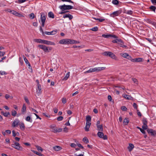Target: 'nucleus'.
Returning a JSON list of instances; mask_svg holds the SVG:
<instances>
[{"label":"nucleus","mask_w":156,"mask_h":156,"mask_svg":"<svg viewBox=\"0 0 156 156\" xmlns=\"http://www.w3.org/2000/svg\"><path fill=\"white\" fill-rule=\"evenodd\" d=\"M71 39L65 38L59 41V43L61 44H71Z\"/></svg>","instance_id":"f257e3e1"},{"label":"nucleus","mask_w":156,"mask_h":156,"mask_svg":"<svg viewBox=\"0 0 156 156\" xmlns=\"http://www.w3.org/2000/svg\"><path fill=\"white\" fill-rule=\"evenodd\" d=\"M73 8V7L71 5H66L65 4L60 5L59 6V8L60 9H62V10L71 9H72Z\"/></svg>","instance_id":"f03ea898"},{"label":"nucleus","mask_w":156,"mask_h":156,"mask_svg":"<svg viewBox=\"0 0 156 156\" xmlns=\"http://www.w3.org/2000/svg\"><path fill=\"white\" fill-rule=\"evenodd\" d=\"M38 47L46 52H49L51 50V48H48L46 46L43 44L39 45Z\"/></svg>","instance_id":"7ed1b4c3"},{"label":"nucleus","mask_w":156,"mask_h":156,"mask_svg":"<svg viewBox=\"0 0 156 156\" xmlns=\"http://www.w3.org/2000/svg\"><path fill=\"white\" fill-rule=\"evenodd\" d=\"M11 146L18 150H22L23 149V148L20 146L19 143L18 142H15L13 144L11 145Z\"/></svg>","instance_id":"20e7f679"},{"label":"nucleus","mask_w":156,"mask_h":156,"mask_svg":"<svg viewBox=\"0 0 156 156\" xmlns=\"http://www.w3.org/2000/svg\"><path fill=\"white\" fill-rule=\"evenodd\" d=\"M46 20V15L44 13L41 12V25L44 27Z\"/></svg>","instance_id":"39448f33"},{"label":"nucleus","mask_w":156,"mask_h":156,"mask_svg":"<svg viewBox=\"0 0 156 156\" xmlns=\"http://www.w3.org/2000/svg\"><path fill=\"white\" fill-rule=\"evenodd\" d=\"M122 12V10L121 9L114 11L112 13H111L110 16L112 17H114L115 16H118Z\"/></svg>","instance_id":"423d86ee"},{"label":"nucleus","mask_w":156,"mask_h":156,"mask_svg":"<svg viewBox=\"0 0 156 156\" xmlns=\"http://www.w3.org/2000/svg\"><path fill=\"white\" fill-rule=\"evenodd\" d=\"M91 72L92 73L94 72H99L101 70H104L106 69V67H95L93 68H91Z\"/></svg>","instance_id":"0eeeda50"},{"label":"nucleus","mask_w":156,"mask_h":156,"mask_svg":"<svg viewBox=\"0 0 156 156\" xmlns=\"http://www.w3.org/2000/svg\"><path fill=\"white\" fill-rule=\"evenodd\" d=\"M98 136L100 138H102L104 140H106L108 139V137L107 135H104L103 133L102 132L99 131L97 133Z\"/></svg>","instance_id":"6e6552de"},{"label":"nucleus","mask_w":156,"mask_h":156,"mask_svg":"<svg viewBox=\"0 0 156 156\" xmlns=\"http://www.w3.org/2000/svg\"><path fill=\"white\" fill-rule=\"evenodd\" d=\"M20 121L18 119H16L13 122L12 126L13 127H15L17 126L19 124Z\"/></svg>","instance_id":"1a4fd4ad"},{"label":"nucleus","mask_w":156,"mask_h":156,"mask_svg":"<svg viewBox=\"0 0 156 156\" xmlns=\"http://www.w3.org/2000/svg\"><path fill=\"white\" fill-rule=\"evenodd\" d=\"M147 132L149 134H150L151 136H154L156 135V131L152 129H147Z\"/></svg>","instance_id":"9d476101"},{"label":"nucleus","mask_w":156,"mask_h":156,"mask_svg":"<svg viewBox=\"0 0 156 156\" xmlns=\"http://www.w3.org/2000/svg\"><path fill=\"white\" fill-rule=\"evenodd\" d=\"M10 13L16 16H19L20 17H22L23 16L21 14L14 10H12L11 11H10Z\"/></svg>","instance_id":"9b49d317"},{"label":"nucleus","mask_w":156,"mask_h":156,"mask_svg":"<svg viewBox=\"0 0 156 156\" xmlns=\"http://www.w3.org/2000/svg\"><path fill=\"white\" fill-rule=\"evenodd\" d=\"M63 17L64 18H68L69 20H71L73 18V16L69 14H66L63 15Z\"/></svg>","instance_id":"f8f14e48"},{"label":"nucleus","mask_w":156,"mask_h":156,"mask_svg":"<svg viewBox=\"0 0 156 156\" xmlns=\"http://www.w3.org/2000/svg\"><path fill=\"white\" fill-rule=\"evenodd\" d=\"M132 62H143V59L142 58H136L133 59H132Z\"/></svg>","instance_id":"ddd939ff"},{"label":"nucleus","mask_w":156,"mask_h":156,"mask_svg":"<svg viewBox=\"0 0 156 156\" xmlns=\"http://www.w3.org/2000/svg\"><path fill=\"white\" fill-rule=\"evenodd\" d=\"M37 87L36 89L37 91L38 92V93H41V87L40 84H39V82H38L37 84Z\"/></svg>","instance_id":"4468645a"},{"label":"nucleus","mask_w":156,"mask_h":156,"mask_svg":"<svg viewBox=\"0 0 156 156\" xmlns=\"http://www.w3.org/2000/svg\"><path fill=\"white\" fill-rule=\"evenodd\" d=\"M56 33V31H52L51 32L45 31L44 33L48 35H53L55 34Z\"/></svg>","instance_id":"2eb2a0df"},{"label":"nucleus","mask_w":156,"mask_h":156,"mask_svg":"<svg viewBox=\"0 0 156 156\" xmlns=\"http://www.w3.org/2000/svg\"><path fill=\"white\" fill-rule=\"evenodd\" d=\"M91 125V123L86 122V126L85 128V130L87 132L89 131V129Z\"/></svg>","instance_id":"dca6fc26"},{"label":"nucleus","mask_w":156,"mask_h":156,"mask_svg":"<svg viewBox=\"0 0 156 156\" xmlns=\"http://www.w3.org/2000/svg\"><path fill=\"white\" fill-rule=\"evenodd\" d=\"M112 42L114 43H117L118 44V43H119V42L123 43V41L121 39H118L116 38L115 40H113L112 41Z\"/></svg>","instance_id":"f3484780"},{"label":"nucleus","mask_w":156,"mask_h":156,"mask_svg":"<svg viewBox=\"0 0 156 156\" xmlns=\"http://www.w3.org/2000/svg\"><path fill=\"white\" fill-rule=\"evenodd\" d=\"M53 149L55 151H58L61 150L62 149V148L59 146H56L53 147Z\"/></svg>","instance_id":"a211bd4d"},{"label":"nucleus","mask_w":156,"mask_h":156,"mask_svg":"<svg viewBox=\"0 0 156 156\" xmlns=\"http://www.w3.org/2000/svg\"><path fill=\"white\" fill-rule=\"evenodd\" d=\"M19 125L21 130L22 131H24L25 130V126L23 122H21Z\"/></svg>","instance_id":"6ab92c4d"},{"label":"nucleus","mask_w":156,"mask_h":156,"mask_svg":"<svg viewBox=\"0 0 156 156\" xmlns=\"http://www.w3.org/2000/svg\"><path fill=\"white\" fill-rule=\"evenodd\" d=\"M134 148V146L133 144L131 143L129 144V145L128 147V149L129 151H131Z\"/></svg>","instance_id":"aec40b11"},{"label":"nucleus","mask_w":156,"mask_h":156,"mask_svg":"<svg viewBox=\"0 0 156 156\" xmlns=\"http://www.w3.org/2000/svg\"><path fill=\"white\" fill-rule=\"evenodd\" d=\"M26 106L25 104H23V106L21 109V112L22 113L24 114L26 111Z\"/></svg>","instance_id":"412c9836"},{"label":"nucleus","mask_w":156,"mask_h":156,"mask_svg":"<svg viewBox=\"0 0 156 156\" xmlns=\"http://www.w3.org/2000/svg\"><path fill=\"white\" fill-rule=\"evenodd\" d=\"M109 56L112 58L114 59L115 60L117 59V57L116 55L113 53L111 52H110L109 55Z\"/></svg>","instance_id":"4be33fe9"},{"label":"nucleus","mask_w":156,"mask_h":156,"mask_svg":"<svg viewBox=\"0 0 156 156\" xmlns=\"http://www.w3.org/2000/svg\"><path fill=\"white\" fill-rule=\"evenodd\" d=\"M23 59L26 64L28 65V66H29V68L30 69V67H31L30 64V62L26 57H23Z\"/></svg>","instance_id":"5701e85b"},{"label":"nucleus","mask_w":156,"mask_h":156,"mask_svg":"<svg viewBox=\"0 0 156 156\" xmlns=\"http://www.w3.org/2000/svg\"><path fill=\"white\" fill-rule=\"evenodd\" d=\"M48 17L50 18L53 19L55 17L54 15L52 12H49L48 13Z\"/></svg>","instance_id":"b1692460"},{"label":"nucleus","mask_w":156,"mask_h":156,"mask_svg":"<svg viewBox=\"0 0 156 156\" xmlns=\"http://www.w3.org/2000/svg\"><path fill=\"white\" fill-rule=\"evenodd\" d=\"M51 128L52 129V131L53 132L55 133H56L57 132V128H56L55 125H51Z\"/></svg>","instance_id":"393cba45"},{"label":"nucleus","mask_w":156,"mask_h":156,"mask_svg":"<svg viewBox=\"0 0 156 156\" xmlns=\"http://www.w3.org/2000/svg\"><path fill=\"white\" fill-rule=\"evenodd\" d=\"M91 117L89 115H87L86 116V122H87L88 123H91Z\"/></svg>","instance_id":"a878e982"},{"label":"nucleus","mask_w":156,"mask_h":156,"mask_svg":"<svg viewBox=\"0 0 156 156\" xmlns=\"http://www.w3.org/2000/svg\"><path fill=\"white\" fill-rule=\"evenodd\" d=\"M98 130L99 131L102 132L103 131V128L102 125H101L97 126Z\"/></svg>","instance_id":"bb28decb"},{"label":"nucleus","mask_w":156,"mask_h":156,"mask_svg":"<svg viewBox=\"0 0 156 156\" xmlns=\"http://www.w3.org/2000/svg\"><path fill=\"white\" fill-rule=\"evenodd\" d=\"M129 122V120L128 118H125L123 121V124L124 125H127Z\"/></svg>","instance_id":"cd10ccee"},{"label":"nucleus","mask_w":156,"mask_h":156,"mask_svg":"<svg viewBox=\"0 0 156 156\" xmlns=\"http://www.w3.org/2000/svg\"><path fill=\"white\" fill-rule=\"evenodd\" d=\"M149 9L151 11H153L154 13L155 12L156 7L154 6L151 5Z\"/></svg>","instance_id":"c85d7f7f"},{"label":"nucleus","mask_w":156,"mask_h":156,"mask_svg":"<svg viewBox=\"0 0 156 156\" xmlns=\"http://www.w3.org/2000/svg\"><path fill=\"white\" fill-rule=\"evenodd\" d=\"M46 44L48 45H55V43L53 42L47 41L46 42Z\"/></svg>","instance_id":"c756f323"},{"label":"nucleus","mask_w":156,"mask_h":156,"mask_svg":"<svg viewBox=\"0 0 156 156\" xmlns=\"http://www.w3.org/2000/svg\"><path fill=\"white\" fill-rule=\"evenodd\" d=\"M25 120L29 122H32V118L30 116H27L25 119Z\"/></svg>","instance_id":"7c9ffc66"},{"label":"nucleus","mask_w":156,"mask_h":156,"mask_svg":"<svg viewBox=\"0 0 156 156\" xmlns=\"http://www.w3.org/2000/svg\"><path fill=\"white\" fill-rule=\"evenodd\" d=\"M1 113L5 117H7L9 115H10V113L9 112H3L2 111Z\"/></svg>","instance_id":"2f4dec72"},{"label":"nucleus","mask_w":156,"mask_h":156,"mask_svg":"<svg viewBox=\"0 0 156 156\" xmlns=\"http://www.w3.org/2000/svg\"><path fill=\"white\" fill-rule=\"evenodd\" d=\"M136 128L138 129H139L140 130V132L143 134H145L146 133V132L143 129H142L139 126H137Z\"/></svg>","instance_id":"473e14b6"},{"label":"nucleus","mask_w":156,"mask_h":156,"mask_svg":"<svg viewBox=\"0 0 156 156\" xmlns=\"http://www.w3.org/2000/svg\"><path fill=\"white\" fill-rule=\"evenodd\" d=\"M70 72H69L66 74V76L64 78V80H67L68 78L70 76Z\"/></svg>","instance_id":"72a5a7b5"},{"label":"nucleus","mask_w":156,"mask_h":156,"mask_svg":"<svg viewBox=\"0 0 156 156\" xmlns=\"http://www.w3.org/2000/svg\"><path fill=\"white\" fill-rule=\"evenodd\" d=\"M128 54L126 53H123L121 54V55L122 57L126 58L127 56H128Z\"/></svg>","instance_id":"f704fd0d"},{"label":"nucleus","mask_w":156,"mask_h":156,"mask_svg":"<svg viewBox=\"0 0 156 156\" xmlns=\"http://www.w3.org/2000/svg\"><path fill=\"white\" fill-rule=\"evenodd\" d=\"M123 44H124V42L123 41V43H120V42L119 43H119H118V44L120 45V46L121 47H122V48H126L127 47V46L124 45Z\"/></svg>","instance_id":"c9c22d12"},{"label":"nucleus","mask_w":156,"mask_h":156,"mask_svg":"<svg viewBox=\"0 0 156 156\" xmlns=\"http://www.w3.org/2000/svg\"><path fill=\"white\" fill-rule=\"evenodd\" d=\"M80 43V41H76L74 40L71 39V44H78Z\"/></svg>","instance_id":"e433bc0d"},{"label":"nucleus","mask_w":156,"mask_h":156,"mask_svg":"<svg viewBox=\"0 0 156 156\" xmlns=\"http://www.w3.org/2000/svg\"><path fill=\"white\" fill-rule=\"evenodd\" d=\"M110 52V51H105L103 53V55L105 56H109Z\"/></svg>","instance_id":"4c0bfd02"},{"label":"nucleus","mask_w":156,"mask_h":156,"mask_svg":"<svg viewBox=\"0 0 156 156\" xmlns=\"http://www.w3.org/2000/svg\"><path fill=\"white\" fill-rule=\"evenodd\" d=\"M41 40L40 39H34V41L35 42L41 43Z\"/></svg>","instance_id":"58836bf2"},{"label":"nucleus","mask_w":156,"mask_h":156,"mask_svg":"<svg viewBox=\"0 0 156 156\" xmlns=\"http://www.w3.org/2000/svg\"><path fill=\"white\" fill-rule=\"evenodd\" d=\"M31 151L32 152H34V153L35 154L39 156H42L43 155V154H42L40 153H39L38 152L35 151L34 150H32Z\"/></svg>","instance_id":"ea45409f"},{"label":"nucleus","mask_w":156,"mask_h":156,"mask_svg":"<svg viewBox=\"0 0 156 156\" xmlns=\"http://www.w3.org/2000/svg\"><path fill=\"white\" fill-rule=\"evenodd\" d=\"M112 3L115 5H118L119 3V1L118 0H113Z\"/></svg>","instance_id":"a19ab883"},{"label":"nucleus","mask_w":156,"mask_h":156,"mask_svg":"<svg viewBox=\"0 0 156 156\" xmlns=\"http://www.w3.org/2000/svg\"><path fill=\"white\" fill-rule=\"evenodd\" d=\"M110 34H103L102 35V36L105 38H108L109 37H110Z\"/></svg>","instance_id":"79ce46f5"},{"label":"nucleus","mask_w":156,"mask_h":156,"mask_svg":"<svg viewBox=\"0 0 156 156\" xmlns=\"http://www.w3.org/2000/svg\"><path fill=\"white\" fill-rule=\"evenodd\" d=\"M34 13H31L29 15V17L31 19H34Z\"/></svg>","instance_id":"37998d69"},{"label":"nucleus","mask_w":156,"mask_h":156,"mask_svg":"<svg viewBox=\"0 0 156 156\" xmlns=\"http://www.w3.org/2000/svg\"><path fill=\"white\" fill-rule=\"evenodd\" d=\"M123 97L127 99L128 100H130V99L131 98V97H130L129 95H127V94H125L123 96Z\"/></svg>","instance_id":"c03bdc74"},{"label":"nucleus","mask_w":156,"mask_h":156,"mask_svg":"<svg viewBox=\"0 0 156 156\" xmlns=\"http://www.w3.org/2000/svg\"><path fill=\"white\" fill-rule=\"evenodd\" d=\"M83 141L86 143H89V140H88V139H87V138L86 137H84L83 140Z\"/></svg>","instance_id":"a18cd8bd"},{"label":"nucleus","mask_w":156,"mask_h":156,"mask_svg":"<svg viewBox=\"0 0 156 156\" xmlns=\"http://www.w3.org/2000/svg\"><path fill=\"white\" fill-rule=\"evenodd\" d=\"M98 30V27L97 26L93 27L92 29H91V30L94 31H96Z\"/></svg>","instance_id":"49530a36"},{"label":"nucleus","mask_w":156,"mask_h":156,"mask_svg":"<svg viewBox=\"0 0 156 156\" xmlns=\"http://www.w3.org/2000/svg\"><path fill=\"white\" fill-rule=\"evenodd\" d=\"M16 114H17V112L16 111H15L14 110H13L12 111V116H16Z\"/></svg>","instance_id":"de8ad7c7"},{"label":"nucleus","mask_w":156,"mask_h":156,"mask_svg":"<svg viewBox=\"0 0 156 156\" xmlns=\"http://www.w3.org/2000/svg\"><path fill=\"white\" fill-rule=\"evenodd\" d=\"M7 74V73L4 71H0V75H3Z\"/></svg>","instance_id":"09e8293b"},{"label":"nucleus","mask_w":156,"mask_h":156,"mask_svg":"<svg viewBox=\"0 0 156 156\" xmlns=\"http://www.w3.org/2000/svg\"><path fill=\"white\" fill-rule=\"evenodd\" d=\"M132 80L134 82V83H135L136 84H138V81L137 79H136L133 78H132Z\"/></svg>","instance_id":"8fccbe9b"},{"label":"nucleus","mask_w":156,"mask_h":156,"mask_svg":"<svg viewBox=\"0 0 156 156\" xmlns=\"http://www.w3.org/2000/svg\"><path fill=\"white\" fill-rule=\"evenodd\" d=\"M142 122L143 124H147V121L145 118H143V119Z\"/></svg>","instance_id":"3c124183"},{"label":"nucleus","mask_w":156,"mask_h":156,"mask_svg":"<svg viewBox=\"0 0 156 156\" xmlns=\"http://www.w3.org/2000/svg\"><path fill=\"white\" fill-rule=\"evenodd\" d=\"M26 1V0H18L16 2L19 4H20Z\"/></svg>","instance_id":"603ef678"},{"label":"nucleus","mask_w":156,"mask_h":156,"mask_svg":"<svg viewBox=\"0 0 156 156\" xmlns=\"http://www.w3.org/2000/svg\"><path fill=\"white\" fill-rule=\"evenodd\" d=\"M142 128L144 130L146 129L147 128V124H143L142 126Z\"/></svg>","instance_id":"864d4df0"},{"label":"nucleus","mask_w":156,"mask_h":156,"mask_svg":"<svg viewBox=\"0 0 156 156\" xmlns=\"http://www.w3.org/2000/svg\"><path fill=\"white\" fill-rule=\"evenodd\" d=\"M133 13V12L132 10H128L126 12V13L128 15H131Z\"/></svg>","instance_id":"5fc2aeb1"},{"label":"nucleus","mask_w":156,"mask_h":156,"mask_svg":"<svg viewBox=\"0 0 156 156\" xmlns=\"http://www.w3.org/2000/svg\"><path fill=\"white\" fill-rule=\"evenodd\" d=\"M63 118L62 116H60L57 118V120L58 121H61L63 120Z\"/></svg>","instance_id":"6e6d98bb"},{"label":"nucleus","mask_w":156,"mask_h":156,"mask_svg":"<svg viewBox=\"0 0 156 156\" xmlns=\"http://www.w3.org/2000/svg\"><path fill=\"white\" fill-rule=\"evenodd\" d=\"M36 148L37 150L38 151H43V149L42 148L39 146H36Z\"/></svg>","instance_id":"4d7b16f0"},{"label":"nucleus","mask_w":156,"mask_h":156,"mask_svg":"<svg viewBox=\"0 0 156 156\" xmlns=\"http://www.w3.org/2000/svg\"><path fill=\"white\" fill-rule=\"evenodd\" d=\"M110 37H113L114 38L116 39L118 38V37L114 34H110Z\"/></svg>","instance_id":"13d9d810"},{"label":"nucleus","mask_w":156,"mask_h":156,"mask_svg":"<svg viewBox=\"0 0 156 156\" xmlns=\"http://www.w3.org/2000/svg\"><path fill=\"white\" fill-rule=\"evenodd\" d=\"M127 59L131 61V62H132V59H133V58H132V57L131 56L129 55V54L128 55V56H127L126 58Z\"/></svg>","instance_id":"bf43d9fd"},{"label":"nucleus","mask_w":156,"mask_h":156,"mask_svg":"<svg viewBox=\"0 0 156 156\" xmlns=\"http://www.w3.org/2000/svg\"><path fill=\"white\" fill-rule=\"evenodd\" d=\"M121 109L122 110L126 111L127 110V108L125 106H122L121 107Z\"/></svg>","instance_id":"052dcab7"},{"label":"nucleus","mask_w":156,"mask_h":156,"mask_svg":"<svg viewBox=\"0 0 156 156\" xmlns=\"http://www.w3.org/2000/svg\"><path fill=\"white\" fill-rule=\"evenodd\" d=\"M92 73L91 70V69L90 68L88 70L84 72V73L87 74V73Z\"/></svg>","instance_id":"680f3d73"},{"label":"nucleus","mask_w":156,"mask_h":156,"mask_svg":"<svg viewBox=\"0 0 156 156\" xmlns=\"http://www.w3.org/2000/svg\"><path fill=\"white\" fill-rule=\"evenodd\" d=\"M95 19L97 20H98L99 22H102L105 20V19H104L97 18Z\"/></svg>","instance_id":"e2e57ef3"},{"label":"nucleus","mask_w":156,"mask_h":156,"mask_svg":"<svg viewBox=\"0 0 156 156\" xmlns=\"http://www.w3.org/2000/svg\"><path fill=\"white\" fill-rule=\"evenodd\" d=\"M62 103L63 104L66 103V98H63L62 99Z\"/></svg>","instance_id":"0e129e2a"},{"label":"nucleus","mask_w":156,"mask_h":156,"mask_svg":"<svg viewBox=\"0 0 156 156\" xmlns=\"http://www.w3.org/2000/svg\"><path fill=\"white\" fill-rule=\"evenodd\" d=\"M108 100L110 101H111L112 100V98L111 96L110 95H108Z\"/></svg>","instance_id":"69168bd1"},{"label":"nucleus","mask_w":156,"mask_h":156,"mask_svg":"<svg viewBox=\"0 0 156 156\" xmlns=\"http://www.w3.org/2000/svg\"><path fill=\"white\" fill-rule=\"evenodd\" d=\"M24 100L25 101H26V102L27 104H29L30 103V102H29V101L28 99L26 97H25L24 98Z\"/></svg>","instance_id":"338daca9"},{"label":"nucleus","mask_w":156,"mask_h":156,"mask_svg":"<svg viewBox=\"0 0 156 156\" xmlns=\"http://www.w3.org/2000/svg\"><path fill=\"white\" fill-rule=\"evenodd\" d=\"M133 106L135 109H137V105L136 103H133Z\"/></svg>","instance_id":"774afa93"}]
</instances>
